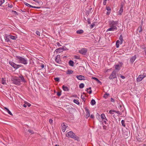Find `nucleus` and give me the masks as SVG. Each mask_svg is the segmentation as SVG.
<instances>
[{"instance_id": "nucleus-1", "label": "nucleus", "mask_w": 146, "mask_h": 146, "mask_svg": "<svg viewBox=\"0 0 146 146\" xmlns=\"http://www.w3.org/2000/svg\"><path fill=\"white\" fill-rule=\"evenodd\" d=\"M21 80L22 82H25L24 78L22 76L18 77H15L13 78L12 79V82L14 84L17 85H19L21 84Z\"/></svg>"}, {"instance_id": "nucleus-2", "label": "nucleus", "mask_w": 146, "mask_h": 146, "mask_svg": "<svg viewBox=\"0 0 146 146\" xmlns=\"http://www.w3.org/2000/svg\"><path fill=\"white\" fill-rule=\"evenodd\" d=\"M16 59L17 60L18 62L26 65L28 63V60L27 58H25L24 56H16Z\"/></svg>"}, {"instance_id": "nucleus-3", "label": "nucleus", "mask_w": 146, "mask_h": 146, "mask_svg": "<svg viewBox=\"0 0 146 146\" xmlns=\"http://www.w3.org/2000/svg\"><path fill=\"white\" fill-rule=\"evenodd\" d=\"M66 135L68 137H71L78 141L79 140V137L76 135L72 131H70L68 132L66 134Z\"/></svg>"}, {"instance_id": "nucleus-4", "label": "nucleus", "mask_w": 146, "mask_h": 146, "mask_svg": "<svg viewBox=\"0 0 146 146\" xmlns=\"http://www.w3.org/2000/svg\"><path fill=\"white\" fill-rule=\"evenodd\" d=\"M117 77L116 71L113 70L109 78L110 79H113Z\"/></svg>"}, {"instance_id": "nucleus-5", "label": "nucleus", "mask_w": 146, "mask_h": 146, "mask_svg": "<svg viewBox=\"0 0 146 146\" xmlns=\"http://www.w3.org/2000/svg\"><path fill=\"white\" fill-rule=\"evenodd\" d=\"M9 64L15 69H17L21 66V65L16 64L12 62H10Z\"/></svg>"}, {"instance_id": "nucleus-6", "label": "nucleus", "mask_w": 146, "mask_h": 146, "mask_svg": "<svg viewBox=\"0 0 146 146\" xmlns=\"http://www.w3.org/2000/svg\"><path fill=\"white\" fill-rule=\"evenodd\" d=\"M117 24V22L116 21H111L110 23V27H112L114 28L115 27L117 28L116 26Z\"/></svg>"}, {"instance_id": "nucleus-7", "label": "nucleus", "mask_w": 146, "mask_h": 146, "mask_svg": "<svg viewBox=\"0 0 146 146\" xmlns=\"http://www.w3.org/2000/svg\"><path fill=\"white\" fill-rule=\"evenodd\" d=\"M145 75H146L143 74L139 76L138 77L137 79V82H139L141 81L145 77Z\"/></svg>"}, {"instance_id": "nucleus-8", "label": "nucleus", "mask_w": 146, "mask_h": 146, "mask_svg": "<svg viewBox=\"0 0 146 146\" xmlns=\"http://www.w3.org/2000/svg\"><path fill=\"white\" fill-rule=\"evenodd\" d=\"M87 51V49L82 48L79 50V52L82 54L84 55L86 53Z\"/></svg>"}, {"instance_id": "nucleus-9", "label": "nucleus", "mask_w": 146, "mask_h": 146, "mask_svg": "<svg viewBox=\"0 0 146 146\" xmlns=\"http://www.w3.org/2000/svg\"><path fill=\"white\" fill-rule=\"evenodd\" d=\"M123 4H121L120 7L119 9V10L118 12V15L120 16L121 15V13L123 11Z\"/></svg>"}, {"instance_id": "nucleus-10", "label": "nucleus", "mask_w": 146, "mask_h": 146, "mask_svg": "<svg viewBox=\"0 0 146 146\" xmlns=\"http://www.w3.org/2000/svg\"><path fill=\"white\" fill-rule=\"evenodd\" d=\"M4 38L5 41L7 42H10V37L9 35H6L4 36Z\"/></svg>"}, {"instance_id": "nucleus-11", "label": "nucleus", "mask_w": 146, "mask_h": 146, "mask_svg": "<svg viewBox=\"0 0 146 146\" xmlns=\"http://www.w3.org/2000/svg\"><path fill=\"white\" fill-rule=\"evenodd\" d=\"M76 78L79 80H85V78L84 76L82 75H78L77 76Z\"/></svg>"}, {"instance_id": "nucleus-12", "label": "nucleus", "mask_w": 146, "mask_h": 146, "mask_svg": "<svg viewBox=\"0 0 146 146\" xmlns=\"http://www.w3.org/2000/svg\"><path fill=\"white\" fill-rule=\"evenodd\" d=\"M85 111L86 113V118H88L90 116V111L87 107L85 108Z\"/></svg>"}, {"instance_id": "nucleus-13", "label": "nucleus", "mask_w": 146, "mask_h": 146, "mask_svg": "<svg viewBox=\"0 0 146 146\" xmlns=\"http://www.w3.org/2000/svg\"><path fill=\"white\" fill-rule=\"evenodd\" d=\"M61 129L63 132H64L66 130V128L67 127L65 124V123H63L61 124Z\"/></svg>"}, {"instance_id": "nucleus-14", "label": "nucleus", "mask_w": 146, "mask_h": 146, "mask_svg": "<svg viewBox=\"0 0 146 146\" xmlns=\"http://www.w3.org/2000/svg\"><path fill=\"white\" fill-rule=\"evenodd\" d=\"M24 4L27 6L31 8H37V9H38V8H40L39 7L33 6H32V5L29 4H28L27 3H25V2L24 3Z\"/></svg>"}, {"instance_id": "nucleus-15", "label": "nucleus", "mask_w": 146, "mask_h": 146, "mask_svg": "<svg viewBox=\"0 0 146 146\" xmlns=\"http://www.w3.org/2000/svg\"><path fill=\"white\" fill-rule=\"evenodd\" d=\"M60 55H57L56 57L55 58V61L57 63H59L60 62Z\"/></svg>"}, {"instance_id": "nucleus-16", "label": "nucleus", "mask_w": 146, "mask_h": 146, "mask_svg": "<svg viewBox=\"0 0 146 146\" xmlns=\"http://www.w3.org/2000/svg\"><path fill=\"white\" fill-rule=\"evenodd\" d=\"M117 28H116L115 27H114V28H113L112 27H110V28L108 29L106 31L107 32L110 31H113L115 30L116 31L117 30Z\"/></svg>"}, {"instance_id": "nucleus-17", "label": "nucleus", "mask_w": 146, "mask_h": 146, "mask_svg": "<svg viewBox=\"0 0 146 146\" xmlns=\"http://www.w3.org/2000/svg\"><path fill=\"white\" fill-rule=\"evenodd\" d=\"M136 55H135L132 56L130 60V62L131 63H133L136 59Z\"/></svg>"}, {"instance_id": "nucleus-18", "label": "nucleus", "mask_w": 146, "mask_h": 146, "mask_svg": "<svg viewBox=\"0 0 146 146\" xmlns=\"http://www.w3.org/2000/svg\"><path fill=\"white\" fill-rule=\"evenodd\" d=\"M63 51L62 50V48H60L58 49H56L55 51V52H56L57 53L58 52H60Z\"/></svg>"}, {"instance_id": "nucleus-19", "label": "nucleus", "mask_w": 146, "mask_h": 146, "mask_svg": "<svg viewBox=\"0 0 146 146\" xmlns=\"http://www.w3.org/2000/svg\"><path fill=\"white\" fill-rule=\"evenodd\" d=\"M6 80L5 78H1V83L5 85L6 84Z\"/></svg>"}, {"instance_id": "nucleus-20", "label": "nucleus", "mask_w": 146, "mask_h": 146, "mask_svg": "<svg viewBox=\"0 0 146 146\" xmlns=\"http://www.w3.org/2000/svg\"><path fill=\"white\" fill-rule=\"evenodd\" d=\"M9 35L10 38L12 40H16L17 38V37L16 36H13L10 35Z\"/></svg>"}, {"instance_id": "nucleus-21", "label": "nucleus", "mask_w": 146, "mask_h": 146, "mask_svg": "<svg viewBox=\"0 0 146 146\" xmlns=\"http://www.w3.org/2000/svg\"><path fill=\"white\" fill-rule=\"evenodd\" d=\"M62 88L63 90L64 91H67L69 90L68 88L66 86H64V85L62 86Z\"/></svg>"}, {"instance_id": "nucleus-22", "label": "nucleus", "mask_w": 146, "mask_h": 146, "mask_svg": "<svg viewBox=\"0 0 146 146\" xmlns=\"http://www.w3.org/2000/svg\"><path fill=\"white\" fill-rule=\"evenodd\" d=\"M69 64L70 66H73L74 65V62L72 60H70L69 61Z\"/></svg>"}, {"instance_id": "nucleus-23", "label": "nucleus", "mask_w": 146, "mask_h": 146, "mask_svg": "<svg viewBox=\"0 0 146 146\" xmlns=\"http://www.w3.org/2000/svg\"><path fill=\"white\" fill-rule=\"evenodd\" d=\"M84 33V31L82 30H80L76 31V33L78 34H81Z\"/></svg>"}, {"instance_id": "nucleus-24", "label": "nucleus", "mask_w": 146, "mask_h": 146, "mask_svg": "<svg viewBox=\"0 0 146 146\" xmlns=\"http://www.w3.org/2000/svg\"><path fill=\"white\" fill-rule=\"evenodd\" d=\"M101 117L102 120H104V119H105L106 120H107V119H106V117L105 115L104 114H101Z\"/></svg>"}, {"instance_id": "nucleus-25", "label": "nucleus", "mask_w": 146, "mask_h": 146, "mask_svg": "<svg viewBox=\"0 0 146 146\" xmlns=\"http://www.w3.org/2000/svg\"><path fill=\"white\" fill-rule=\"evenodd\" d=\"M96 102L94 100L92 99L91 100L90 104L92 105H94L96 104Z\"/></svg>"}, {"instance_id": "nucleus-26", "label": "nucleus", "mask_w": 146, "mask_h": 146, "mask_svg": "<svg viewBox=\"0 0 146 146\" xmlns=\"http://www.w3.org/2000/svg\"><path fill=\"white\" fill-rule=\"evenodd\" d=\"M73 71L72 70H68L66 72L67 74H72L73 73Z\"/></svg>"}, {"instance_id": "nucleus-27", "label": "nucleus", "mask_w": 146, "mask_h": 146, "mask_svg": "<svg viewBox=\"0 0 146 146\" xmlns=\"http://www.w3.org/2000/svg\"><path fill=\"white\" fill-rule=\"evenodd\" d=\"M119 39L121 41V44L122 43L123 41V38L121 35H120L119 37Z\"/></svg>"}, {"instance_id": "nucleus-28", "label": "nucleus", "mask_w": 146, "mask_h": 146, "mask_svg": "<svg viewBox=\"0 0 146 146\" xmlns=\"http://www.w3.org/2000/svg\"><path fill=\"white\" fill-rule=\"evenodd\" d=\"M115 69L116 70H120L119 66L118 65H115Z\"/></svg>"}, {"instance_id": "nucleus-29", "label": "nucleus", "mask_w": 146, "mask_h": 146, "mask_svg": "<svg viewBox=\"0 0 146 146\" xmlns=\"http://www.w3.org/2000/svg\"><path fill=\"white\" fill-rule=\"evenodd\" d=\"M119 43H120V41L119 40H117L116 41V47L117 48H118L119 47Z\"/></svg>"}, {"instance_id": "nucleus-30", "label": "nucleus", "mask_w": 146, "mask_h": 146, "mask_svg": "<svg viewBox=\"0 0 146 146\" xmlns=\"http://www.w3.org/2000/svg\"><path fill=\"white\" fill-rule=\"evenodd\" d=\"M84 86V84L83 83H81L79 85V87L80 88H83Z\"/></svg>"}, {"instance_id": "nucleus-31", "label": "nucleus", "mask_w": 146, "mask_h": 146, "mask_svg": "<svg viewBox=\"0 0 146 146\" xmlns=\"http://www.w3.org/2000/svg\"><path fill=\"white\" fill-rule=\"evenodd\" d=\"M125 121L124 120H121V123L122 125L124 127H125Z\"/></svg>"}, {"instance_id": "nucleus-32", "label": "nucleus", "mask_w": 146, "mask_h": 146, "mask_svg": "<svg viewBox=\"0 0 146 146\" xmlns=\"http://www.w3.org/2000/svg\"><path fill=\"white\" fill-rule=\"evenodd\" d=\"M109 94L108 93H106L104 96L103 97L105 98H107L109 96Z\"/></svg>"}, {"instance_id": "nucleus-33", "label": "nucleus", "mask_w": 146, "mask_h": 146, "mask_svg": "<svg viewBox=\"0 0 146 146\" xmlns=\"http://www.w3.org/2000/svg\"><path fill=\"white\" fill-rule=\"evenodd\" d=\"M73 102L74 103L77 104V105H79L80 104L78 101L76 99L74 100H73Z\"/></svg>"}, {"instance_id": "nucleus-34", "label": "nucleus", "mask_w": 146, "mask_h": 146, "mask_svg": "<svg viewBox=\"0 0 146 146\" xmlns=\"http://www.w3.org/2000/svg\"><path fill=\"white\" fill-rule=\"evenodd\" d=\"M62 48V50H63V51L68 50V49L65 46H63Z\"/></svg>"}, {"instance_id": "nucleus-35", "label": "nucleus", "mask_w": 146, "mask_h": 146, "mask_svg": "<svg viewBox=\"0 0 146 146\" xmlns=\"http://www.w3.org/2000/svg\"><path fill=\"white\" fill-rule=\"evenodd\" d=\"M54 80L56 82H59L60 81V79L59 78L56 77L54 78Z\"/></svg>"}, {"instance_id": "nucleus-36", "label": "nucleus", "mask_w": 146, "mask_h": 146, "mask_svg": "<svg viewBox=\"0 0 146 146\" xmlns=\"http://www.w3.org/2000/svg\"><path fill=\"white\" fill-rule=\"evenodd\" d=\"M106 9L108 11H111V8L109 7H106Z\"/></svg>"}, {"instance_id": "nucleus-37", "label": "nucleus", "mask_w": 146, "mask_h": 146, "mask_svg": "<svg viewBox=\"0 0 146 146\" xmlns=\"http://www.w3.org/2000/svg\"><path fill=\"white\" fill-rule=\"evenodd\" d=\"M138 30H139V32L140 33L142 31V27L141 26L138 28Z\"/></svg>"}, {"instance_id": "nucleus-38", "label": "nucleus", "mask_w": 146, "mask_h": 146, "mask_svg": "<svg viewBox=\"0 0 146 146\" xmlns=\"http://www.w3.org/2000/svg\"><path fill=\"white\" fill-rule=\"evenodd\" d=\"M6 111L9 114L11 115H13L12 114L9 109H7Z\"/></svg>"}, {"instance_id": "nucleus-39", "label": "nucleus", "mask_w": 146, "mask_h": 146, "mask_svg": "<svg viewBox=\"0 0 146 146\" xmlns=\"http://www.w3.org/2000/svg\"><path fill=\"white\" fill-rule=\"evenodd\" d=\"M5 1L4 0H0V6H1Z\"/></svg>"}, {"instance_id": "nucleus-40", "label": "nucleus", "mask_w": 146, "mask_h": 146, "mask_svg": "<svg viewBox=\"0 0 146 146\" xmlns=\"http://www.w3.org/2000/svg\"><path fill=\"white\" fill-rule=\"evenodd\" d=\"M113 112H114V110H110L109 111V113L111 114H113Z\"/></svg>"}, {"instance_id": "nucleus-41", "label": "nucleus", "mask_w": 146, "mask_h": 146, "mask_svg": "<svg viewBox=\"0 0 146 146\" xmlns=\"http://www.w3.org/2000/svg\"><path fill=\"white\" fill-rule=\"evenodd\" d=\"M8 6L9 7L11 8L13 7V5L11 4L8 3Z\"/></svg>"}, {"instance_id": "nucleus-42", "label": "nucleus", "mask_w": 146, "mask_h": 146, "mask_svg": "<svg viewBox=\"0 0 146 146\" xmlns=\"http://www.w3.org/2000/svg\"><path fill=\"white\" fill-rule=\"evenodd\" d=\"M61 92H57V95L58 96H60L61 95Z\"/></svg>"}, {"instance_id": "nucleus-43", "label": "nucleus", "mask_w": 146, "mask_h": 146, "mask_svg": "<svg viewBox=\"0 0 146 146\" xmlns=\"http://www.w3.org/2000/svg\"><path fill=\"white\" fill-rule=\"evenodd\" d=\"M114 112H115V113H117L118 114H120V112L119 111L114 110Z\"/></svg>"}, {"instance_id": "nucleus-44", "label": "nucleus", "mask_w": 146, "mask_h": 146, "mask_svg": "<svg viewBox=\"0 0 146 146\" xmlns=\"http://www.w3.org/2000/svg\"><path fill=\"white\" fill-rule=\"evenodd\" d=\"M56 44L58 46H61V45L60 44L59 42H57L56 43Z\"/></svg>"}, {"instance_id": "nucleus-45", "label": "nucleus", "mask_w": 146, "mask_h": 146, "mask_svg": "<svg viewBox=\"0 0 146 146\" xmlns=\"http://www.w3.org/2000/svg\"><path fill=\"white\" fill-rule=\"evenodd\" d=\"M92 79L95 80L96 81H97L98 80V78L95 77H92Z\"/></svg>"}, {"instance_id": "nucleus-46", "label": "nucleus", "mask_w": 146, "mask_h": 146, "mask_svg": "<svg viewBox=\"0 0 146 146\" xmlns=\"http://www.w3.org/2000/svg\"><path fill=\"white\" fill-rule=\"evenodd\" d=\"M36 34L37 35H39V36H40V32L38 31H36Z\"/></svg>"}, {"instance_id": "nucleus-47", "label": "nucleus", "mask_w": 146, "mask_h": 146, "mask_svg": "<svg viewBox=\"0 0 146 146\" xmlns=\"http://www.w3.org/2000/svg\"><path fill=\"white\" fill-rule=\"evenodd\" d=\"M28 131L29 133H31L32 134H33L34 133L33 131L32 130H28Z\"/></svg>"}, {"instance_id": "nucleus-48", "label": "nucleus", "mask_w": 146, "mask_h": 146, "mask_svg": "<svg viewBox=\"0 0 146 146\" xmlns=\"http://www.w3.org/2000/svg\"><path fill=\"white\" fill-rule=\"evenodd\" d=\"M110 101L111 102H115L114 99L112 98H111Z\"/></svg>"}, {"instance_id": "nucleus-49", "label": "nucleus", "mask_w": 146, "mask_h": 146, "mask_svg": "<svg viewBox=\"0 0 146 146\" xmlns=\"http://www.w3.org/2000/svg\"><path fill=\"white\" fill-rule=\"evenodd\" d=\"M87 22L88 23V24H90L91 23V22L90 21V20L89 19H87Z\"/></svg>"}, {"instance_id": "nucleus-50", "label": "nucleus", "mask_w": 146, "mask_h": 146, "mask_svg": "<svg viewBox=\"0 0 146 146\" xmlns=\"http://www.w3.org/2000/svg\"><path fill=\"white\" fill-rule=\"evenodd\" d=\"M53 122V120L51 119H50L49 120V122L51 124Z\"/></svg>"}, {"instance_id": "nucleus-51", "label": "nucleus", "mask_w": 146, "mask_h": 146, "mask_svg": "<svg viewBox=\"0 0 146 146\" xmlns=\"http://www.w3.org/2000/svg\"><path fill=\"white\" fill-rule=\"evenodd\" d=\"M94 25L95 24H93L90 25V27L91 28H92Z\"/></svg>"}, {"instance_id": "nucleus-52", "label": "nucleus", "mask_w": 146, "mask_h": 146, "mask_svg": "<svg viewBox=\"0 0 146 146\" xmlns=\"http://www.w3.org/2000/svg\"><path fill=\"white\" fill-rule=\"evenodd\" d=\"M121 78H122V79H124L125 78V77L124 76H122L121 75Z\"/></svg>"}, {"instance_id": "nucleus-53", "label": "nucleus", "mask_w": 146, "mask_h": 146, "mask_svg": "<svg viewBox=\"0 0 146 146\" xmlns=\"http://www.w3.org/2000/svg\"><path fill=\"white\" fill-rule=\"evenodd\" d=\"M90 117L92 118H93L94 117V116L93 115H90Z\"/></svg>"}, {"instance_id": "nucleus-54", "label": "nucleus", "mask_w": 146, "mask_h": 146, "mask_svg": "<svg viewBox=\"0 0 146 146\" xmlns=\"http://www.w3.org/2000/svg\"><path fill=\"white\" fill-rule=\"evenodd\" d=\"M106 1H103V4L104 5H106Z\"/></svg>"}, {"instance_id": "nucleus-55", "label": "nucleus", "mask_w": 146, "mask_h": 146, "mask_svg": "<svg viewBox=\"0 0 146 146\" xmlns=\"http://www.w3.org/2000/svg\"><path fill=\"white\" fill-rule=\"evenodd\" d=\"M91 87H90L88 88H87L86 90V91H88V90H91Z\"/></svg>"}, {"instance_id": "nucleus-56", "label": "nucleus", "mask_w": 146, "mask_h": 146, "mask_svg": "<svg viewBox=\"0 0 146 146\" xmlns=\"http://www.w3.org/2000/svg\"><path fill=\"white\" fill-rule=\"evenodd\" d=\"M41 67L42 68H43L44 67V65L43 64H41Z\"/></svg>"}, {"instance_id": "nucleus-57", "label": "nucleus", "mask_w": 146, "mask_h": 146, "mask_svg": "<svg viewBox=\"0 0 146 146\" xmlns=\"http://www.w3.org/2000/svg\"><path fill=\"white\" fill-rule=\"evenodd\" d=\"M87 91V92L90 94H91L92 92V91L91 90H90L89 92H88V91Z\"/></svg>"}, {"instance_id": "nucleus-58", "label": "nucleus", "mask_w": 146, "mask_h": 146, "mask_svg": "<svg viewBox=\"0 0 146 146\" xmlns=\"http://www.w3.org/2000/svg\"><path fill=\"white\" fill-rule=\"evenodd\" d=\"M111 11H108L107 12V14L108 15H109L110 13H111Z\"/></svg>"}, {"instance_id": "nucleus-59", "label": "nucleus", "mask_w": 146, "mask_h": 146, "mask_svg": "<svg viewBox=\"0 0 146 146\" xmlns=\"http://www.w3.org/2000/svg\"><path fill=\"white\" fill-rule=\"evenodd\" d=\"M27 105L28 106V107H30L31 106V104H30L29 103H28L27 104Z\"/></svg>"}, {"instance_id": "nucleus-60", "label": "nucleus", "mask_w": 146, "mask_h": 146, "mask_svg": "<svg viewBox=\"0 0 146 146\" xmlns=\"http://www.w3.org/2000/svg\"><path fill=\"white\" fill-rule=\"evenodd\" d=\"M100 116V115L98 114V113H97V114L96 115V116L97 117H99Z\"/></svg>"}, {"instance_id": "nucleus-61", "label": "nucleus", "mask_w": 146, "mask_h": 146, "mask_svg": "<svg viewBox=\"0 0 146 146\" xmlns=\"http://www.w3.org/2000/svg\"><path fill=\"white\" fill-rule=\"evenodd\" d=\"M97 81L99 83H100V84L102 83L101 82L100 80H99L98 79V81Z\"/></svg>"}, {"instance_id": "nucleus-62", "label": "nucleus", "mask_w": 146, "mask_h": 146, "mask_svg": "<svg viewBox=\"0 0 146 146\" xmlns=\"http://www.w3.org/2000/svg\"><path fill=\"white\" fill-rule=\"evenodd\" d=\"M23 106L25 108H26L27 107V105L25 104H24L23 105Z\"/></svg>"}, {"instance_id": "nucleus-63", "label": "nucleus", "mask_w": 146, "mask_h": 146, "mask_svg": "<svg viewBox=\"0 0 146 146\" xmlns=\"http://www.w3.org/2000/svg\"><path fill=\"white\" fill-rule=\"evenodd\" d=\"M104 122L105 123V124H106V121H105V120L104 121Z\"/></svg>"}, {"instance_id": "nucleus-64", "label": "nucleus", "mask_w": 146, "mask_h": 146, "mask_svg": "<svg viewBox=\"0 0 146 146\" xmlns=\"http://www.w3.org/2000/svg\"><path fill=\"white\" fill-rule=\"evenodd\" d=\"M54 146H60L59 145H57V144H56Z\"/></svg>"}]
</instances>
